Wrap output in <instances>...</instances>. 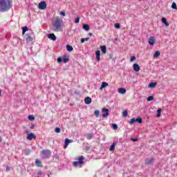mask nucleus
Returning a JSON list of instances; mask_svg holds the SVG:
<instances>
[{
  "instance_id": "obj_34",
  "label": "nucleus",
  "mask_w": 177,
  "mask_h": 177,
  "mask_svg": "<svg viewBox=\"0 0 177 177\" xmlns=\"http://www.w3.org/2000/svg\"><path fill=\"white\" fill-rule=\"evenodd\" d=\"M28 120L30 121H34V120H35V118H34V116L31 115H29L28 117Z\"/></svg>"
},
{
  "instance_id": "obj_18",
  "label": "nucleus",
  "mask_w": 177,
  "mask_h": 177,
  "mask_svg": "<svg viewBox=\"0 0 177 177\" xmlns=\"http://www.w3.org/2000/svg\"><path fill=\"white\" fill-rule=\"evenodd\" d=\"M35 164L37 165V167H42V162H41V160L36 159L35 160Z\"/></svg>"
},
{
  "instance_id": "obj_4",
  "label": "nucleus",
  "mask_w": 177,
  "mask_h": 177,
  "mask_svg": "<svg viewBox=\"0 0 177 177\" xmlns=\"http://www.w3.org/2000/svg\"><path fill=\"white\" fill-rule=\"evenodd\" d=\"M41 154L44 158H49L52 152L49 149H45L41 151Z\"/></svg>"
},
{
  "instance_id": "obj_5",
  "label": "nucleus",
  "mask_w": 177,
  "mask_h": 177,
  "mask_svg": "<svg viewBox=\"0 0 177 177\" xmlns=\"http://www.w3.org/2000/svg\"><path fill=\"white\" fill-rule=\"evenodd\" d=\"M33 39H35V35H34V32H32L30 35H28L26 41V42H32Z\"/></svg>"
},
{
  "instance_id": "obj_23",
  "label": "nucleus",
  "mask_w": 177,
  "mask_h": 177,
  "mask_svg": "<svg viewBox=\"0 0 177 177\" xmlns=\"http://www.w3.org/2000/svg\"><path fill=\"white\" fill-rule=\"evenodd\" d=\"M156 86H157L156 82H152L149 84V88H156Z\"/></svg>"
},
{
  "instance_id": "obj_52",
  "label": "nucleus",
  "mask_w": 177,
  "mask_h": 177,
  "mask_svg": "<svg viewBox=\"0 0 177 177\" xmlns=\"http://www.w3.org/2000/svg\"><path fill=\"white\" fill-rule=\"evenodd\" d=\"M37 175H42V172L38 171V172H37Z\"/></svg>"
},
{
  "instance_id": "obj_46",
  "label": "nucleus",
  "mask_w": 177,
  "mask_h": 177,
  "mask_svg": "<svg viewBox=\"0 0 177 177\" xmlns=\"http://www.w3.org/2000/svg\"><path fill=\"white\" fill-rule=\"evenodd\" d=\"M75 23L76 24H78V23H80V17H79L75 20Z\"/></svg>"
},
{
  "instance_id": "obj_42",
  "label": "nucleus",
  "mask_w": 177,
  "mask_h": 177,
  "mask_svg": "<svg viewBox=\"0 0 177 177\" xmlns=\"http://www.w3.org/2000/svg\"><path fill=\"white\" fill-rule=\"evenodd\" d=\"M62 62H64V63H67L68 62V57L62 58Z\"/></svg>"
},
{
  "instance_id": "obj_17",
  "label": "nucleus",
  "mask_w": 177,
  "mask_h": 177,
  "mask_svg": "<svg viewBox=\"0 0 177 177\" xmlns=\"http://www.w3.org/2000/svg\"><path fill=\"white\" fill-rule=\"evenodd\" d=\"M161 20H162V23L163 24H165V26H166L167 27H169V24L167 23V19H165V17H162Z\"/></svg>"
},
{
  "instance_id": "obj_32",
  "label": "nucleus",
  "mask_w": 177,
  "mask_h": 177,
  "mask_svg": "<svg viewBox=\"0 0 177 177\" xmlns=\"http://www.w3.org/2000/svg\"><path fill=\"white\" fill-rule=\"evenodd\" d=\"M112 127H113V129H114L115 131H117V129H118V126L116 124L113 123Z\"/></svg>"
},
{
  "instance_id": "obj_13",
  "label": "nucleus",
  "mask_w": 177,
  "mask_h": 177,
  "mask_svg": "<svg viewBox=\"0 0 177 177\" xmlns=\"http://www.w3.org/2000/svg\"><path fill=\"white\" fill-rule=\"evenodd\" d=\"M84 103L86 104H91V103H92V98H91V97H86L84 99Z\"/></svg>"
},
{
  "instance_id": "obj_38",
  "label": "nucleus",
  "mask_w": 177,
  "mask_h": 177,
  "mask_svg": "<svg viewBox=\"0 0 177 177\" xmlns=\"http://www.w3.org/2000/svg\"><path fill=\"white\" fill-rule=\"evenodd\" d=\"M171 8L175 9L176 10H177L176 3H173L171 4Z\"/></svg>"
},
{
  "instance_id": "obj_2",
  "label": "nucleus",
  "mask_w": 177,
  "mask_h": 177,
  "mask_svg": "<svg viewBox=\"0 0 177 177\" xmlns=\"http://www.w3.org/2000/svg\"><path fill=\"white\" fill-rule=\"evenodd\" d=\"M12 5V0H0V12H4L10 10Z\"/></svg>"
},
{
  "instance_id": "obj_49",
  "label": "nucleus",
  "mask_w": 177,
  "mask_h": 177,
  "mask_svg": "<svg viewBox=\"0 0 177 177\" xmlns=\"http://www.w3.org/2000/svg\"><path fill=\"white\" fill-rule=\"evenodd\" d=\"M34 128H35V126L34 124H32L30 126V129H34Z\"/></svg>"
},
{
  "instance_id": "obj_37",
  "label": "nucleus",
  "mask_w": 177,
  "mask_h": 177,
  "mask_svg": "<svg viewBox=\"0 0 177 177\" xmlns=\"http://www.w3.org/2000/svg\"><path fill=\"white\" fill-rule=\"evenodd\" d=\"M31 153V149H26L25 151V156H29Z\"/></svg>"
},
{
  "instance_id": "obj_3",
  "label": "nucleus",
  "mask_w": 177,
  "mask_h": 177,
  "mask_svg": "<svg viewBox=\"0 0 177 177\" xmlns=\"http://www.w3.org/2000/svg\"><path fill=\"white\" fill-rule=\"evenodd\" d=\"M76 160H77L78 161H75L73 162V167H75V168H77V167H78L79 165L80 168H82V165H85V162H84V160H85V157H84L83 156H78Z\"/></svg>"
},
{
  "instance_id": "obj_27",
  "label": "nucleus",
  "mask_w": 177,
  "mask_h": 177,
  "mask_svg": "<svg viewBox=\"0 0 177 177\" xmlns=\"http://www.w3.org/2000/svg\"><path fill=\"white\" fill-rule=\"evenodd\" d=\"M94 114H95L96 118H99V114H100V111H99V110H95L94 111Z\"/></svg>"
},
{
  "instance_id": "obj_58",
  "label": "nucleus",
  "mask_w": 177,
  "mask_h": 177,
  "mask_svg": "<svg viewBox=\"0 0 177 177\" xmlns=\"http://www.w3.org/2000/svg\"><path fill=\"white\" fill-rule=\"evenodd\" d=\"M26 133H28V131H26Z\"/></svg>"
},
{
  "instance_id": "obj_33",
  "label": "nucleus",
  "mask_w": 177,
  "mask_h": 177,
  "mask_svg": "<svg viewBox=\"0 0 177 177\" xmlns=\"http://www.w3.org/2000/svg\"><path fill=\"white\" fill-rule=\"evenodd\" d=\"M85 41H89V37H86V38H82L81 39V43L84 44V42H85Z\"/></svg>"
},
{
  "instance_id": "obj_57",
  "label": "nucleus",
  "mask_w": 177,
  "mask_h": 177,
  "mask_svg": "<svg viewBox=\"0 0 177 177\" xmlns=\"http://www.w3.org/2000/svg\"><path fill=\"white\" fill-rule=\"evenodd\" d=\"M48 177H50V175L48 174Z\"/></svg>"
},
{
  "instance_id": "obj_54",
  "label": "nucleus",
  "mask_w": 177,
  "mask_h": 177,
  "mask_svg": "<svg viewBox=\"0 0 177 177\" xmlns=\"http://www.w3.org/2000/svg\"><path fill=\"white\" fill-rule=\"evenodd\" d=\"M100 89L101 91H103V88H102V86H101V87L100 88Z\"/></svg>"
},
{
  "instance_id": "obj_15",
  "label": "nucleus",
  "mask_w": 177,
  "mask_h": 177,
  "mask_svg": "<svg viewBox=\"0 0 177 177\" xmlns=\"http://www.w3.org/2000/svg\"><path fill=\"white\" fill-rule=\"evenodd\" d=\"M118 92L119 93H120L121 95H125V93H127V89L124 88H120L118 89Z\"/></svg>"
},
{
  "instance_id": "obj_19",
  "label": "nucleus",
  "mask_w": 177,
  "mask_h": 177,
  "mask_svg": "<svg viewBox=\"0 0 177 177\" xmlns=\"http://www.w3.org/2000/svg\"><path fill=\"white\" fill-rule=\"evenodd\" d=\"M73 46L66 45V50H68V52H73Z\"/></svg>"
},
{
  "instance_id": "obj_22",
  "label": "nucleus",
  "mask_w": 177,
  "mask_h": 177,
  "mask_svg": "<svg viewBox=\"0 0 177 177\" xmlns=\"http://www.w3.org/2000/svg\"><path fill=\"white\" fill-rule=\"evenodd\" d=\"M115 150V143H113L109 149L110 151H114Z\"/></svg>"
},
{
  "instance_id": "obj_44",
  "label": "nucleus",
  "mask_w": 177,
  "mask_h": 177,
  "mask_svg": "<svg viewBox=\"0 0 177 177\" xmlns=\"http://www.w3.org/2000/svg\"><path fill=\"white\" fill-rule=\"evenodd\" d=\"M135 60H136V57L133 56L131 57L130 62H135Z\"/></svg>"
},
{
  "instance_id": "obj_47",
  "label": "nucleus",
  "mask_w": 177,
  "mask_h": 177,
  "mask_svg": "<svg viewBox=\"0 0 177 177\" xmlns=\"http://www.w3.org/2000/svg\"><path fill=\"white\" fill-rule=\"evenodd\" d=\"M59 15H61V16H66V12H63V11H61L60 12H59Z\"/></svg>"
},
{
  "instance_id": "obj_30",
  "label": "nucleus",
  "mask_w": 177,
  "mask_h": 177,
  "mask_svg": "<svg viewBox=\"0 0 177 177\" xmlns=\"http://www.w3.org/2000/svg\"><path fill=\"white\" fill-rule=\"evenodd\" d=\"M71 142H73V140H68V138H66L65 139V144L66 145H70V143H71Z\"/></svg>"
},
{
  "instance_id": "obj_51",
  "label": "nucleus",
  "mask_w": 177,
  "mask_h": 177,
  "mask_svg": "<svg viewBox=\"0 0 177 177\" xmlns=\"http://www.w3.org/2000/svg\"><path fill=\"white\" fill-rule=\"evenodd\" d=\"M88 35H89L90 37H92V36L93 35V34L92 32H89V33H88Z\"/></svg>"
},
{
  "instance_id": "obj_45",
  "label": "nucleus",
  "mask_w": 177,
  "mask_h": 177,
  "mask_svg": "<svg viewBox=\"0 0 177 177\" xmlns=\"http://www.w3.org/2000/svg\"><path fill=\"white\" fill-rule=\"evenodd\" d=\"M62 62H63V59H62V57L57 58V63H62Z\"/></svg>"
},
{
  "instance_id": "obj_35",
  "label": "nucleus",
  "mask_w": 177,
  "mask_h": 177,
  "mask_svg": "<svg viewBox=\"0 0 177 177\" xmlns=\"http://www.w3.org/2000/svg\"><path fill=\"white\" fill-rule=\"evenodd\" d=\"M154 100V97L153 96H149L147 98V102H151V100Z\"/></svg>"
},
{
  "instance_id": "obj_10",
  "label": "nucleus",
  "mask_w": 177,
  "mask_h": 177,
  "mask_svg": "<svg viewBox=\"0 0 177 177\" xmlns=\"http://www.w3.org/2000/svg\"><path fill=\"white\" fill-rule=\"evenodd\" d=\"M133 69L134 70V71H136L138 73V71H140V66L138 64H134L133 66Z\"/></svg>"
},
{
  "instance_id": "obj_36",
  "label": "nucleus",
  "mask_w": 177,
  "mask_h": 177,
  "mask_svg": "<svg viewBox=\"0 0 177 177\" xmlns=\"http://www.w3.org/2000/svg\"><path fill=\"white\" fill-rule=\"evenodd\" d=\"M122 116L123 117H127L128 116V111L125 110L122 112Z\"/></svg>"
},
{
  "instance_id": "obj_50",
  "label": "nucleus",
  "mask_w": 177,
  "mask_h": 177,
  "mask_svg": "<svg viewBox=\"0 0 177 177\" xmlns=\"http://www.w3.org/2000/svg\"><path fill=\"white\" fill-rule=\"evenodd\" d=\"M68 146V145H67V144H65L64 145V149H67V147Z\"/></svg>"
},
{
  "instance_id": "obj_48",
  "label": "nucleus",
  "mask_w": 177,
  "mask_h": 177,
  "mask_svg": "<svg viewBox=\"0 0 177 177\" xmlns=\"http://www.w3.org/2000/svg\"><path fill=\"white\" fill-rule=\"evenodd\" d=\"M132 142H138V138H131Z\"/></svg>"
},
{
  "instance_id": "obj_1",
  "label": "nucleus",
  "mask_w": 177,
  "mask_h": 177,
  "mask_svg": "<svg viewBox=\"0 0 177 177\" xmlns=\"http://www.w3.org/2000/svg\"><path fill=\"white\" fill-rule=\"evenodd\" d=\"M63 27H64L63 20L57 17L53 21L52 30L55 32H60V31H63Z\"/></svg>"
},
{
  "instance_id": "obj_56",
  "label": "nucleus",
  "mask_w": 177,
  "mask_h": 177,
  "mask_svg": "<svg viewBox=\"0 0 177 177\" xmlns=\"http://www.w3.org/2000/svg\"><path fill=\"white\" fill-rule=\"evenodd\" d=\"M1 142H2V138H0V143H1Z\"/></svg>"
},
{
  "instance_id": "obj_40",
  "label": "nucleus",
  "mask_w": 177,
  "mask_h": 177,
  "mask_svg": "<svg viewBox=\"0 0 177 177\" xmlns=\"http://www.w3.org/2000/svg\"><path fill=\"white\" fill-rule=\"evenodd\" d=\"M157 113V117H161V109H158Z\"/></svg>"
},
{
  "instance_id": "obj_43",
  "label": "nucleus",
  "mask_w": 177,
  "mask_h": 177,
  "mask_svg": "<svg viewBox=\"0 0 177 177\" xmlns=\"http://www.w3.org/2000/svg\"><path fill=\"white\" fill-rule=\"evenodd\" d=\"M84 150L86 151H89V150H91V147H89V146L85 147Z\"/></svg>"
},
{
  "instance_id": "obj_31",
  "label": "nucleus",
  "mask_w": 177,
  "mask_h": 177,
  "mask_svg": "<svg viewBox=\"0 0 177 177\" xmlns=\"http://www.w3.org/2000/svg\"><path fill=\"white\" fill-rule=\"evenodd\" d=\"M55 132L56 133H60L62 132V129H60V128H59V127H56V128L55 129Z\"/></svg>"
},
{
  "instance_id": "obj_25",
  "label": "nucleus",
  "mask_w": 177,
  "mask_h": 177,
  "mask_svg": "<svg viewBox=\"0 0 177 177\" xmlns=\"http://www.w3.org/2000/svg\"><path fill=\"white\" fill-rule=\"evenodd\" d=\"M92 138H93V135L92 133H88L86 136V139H88V140H91V139H92Z\"/></svg>"
},
{
  "instance_id": "obj_26",
  "label": "nucleus",
  "mask_w": 177,
  "mask_h": 177,
  "mask_svg": "<svg viewBox=\"0 0 177 177\" xmlns=\"http://www.w3.org/2000/svg\"><path fill=\"white\" fill-rule=\"evenodd\" d=\"M102 88H106V86H109V83L106 82H103L101 85Z\"/></svg>"
},
{
  "instance_id": "obj_12",
  "label": "nucleus",
  "mask_w": 177,
  "mask_h": 177,
  "mask_svg": "<svg viewBox=\"0 0 177 177\" xmlns=\"http://www.w3.org/2000/svg\"><path fill=\"white\" fill-rule=\"evenodd\" d=\"M47 37L50 39H52V41H56V35H55L53 33L48 34Z\"/></svg>"
},
{
  "instance_id": "obj_14",
  "label": "nucleus",
  "mask_w": 177,
  "mask_h": 177,
  "mask_svg": "<svg viewBox=\"0 0 177 177\" xmlns=\"http://www.w3.org/2000/svg\"><path fill=\"white\" fill-rule=\"evenodd\" d=\"M96 60L100 62V50H97L95 52Z\"/></svg>"
},
{
  "instance_id": "obj_7",
  "label": "nucleus",
  "mask_w": 177,
  "mask_h": 177,
  "mask_svg": "<svg viewBox=\"0 0 177 177\" xmlns=\"http://www.w3.org/2000/svg\"><path fill=\"white\" fill-rule=\"evenodd\" d=\"M102 117L104 118L109 117V109L104 108V109H102Z\"/></svg>"
},
{
  "instance_id": "obj_39",
  "label": "nucleus",
  "mask_w": 177,
  "mask_h": 177,
  "mask_svg": "<svg viewBox=\"0 0 177 177\" xmlns=\"http://www.w3.org/2000/svg\"><path fill=\"white\" fill-rule=\"evenodd\" d=\"M108 56L111 60H114V55L112 53L109 54Z\"/></svg>"
},
{
  "instance_id": "obj_11",
  "label": "nucleus",
  "mask_w": 177,
  "mask_h": 177,
  "mask_svg": "<svg viewBox=\"0 0 177 177\" xmlns=\"http://www.w3.org/2000/svg\"><path fill=\"white\" fill-rule=\"evenodd\" d=\"M148 42H149V45L153 46V45H154V44H156V39L154 38V37H151L149 38Z\"/></svg>"
},
{
  "instance_id": "obj_53",
  "label": "nucleus",
  "mask_w": 177,
  "mask_h": 177,
  "mask_svg": "<svg viewBox=\"0 0 177 177\" xmlns=\"http://www.w3.org/2000/svg\"><path fill=\"white\" fill-rule=\"evenodd\" d=\"M6 171H10V168L7 167V168H6Z\"/></svg>"
},
{
  "instance_id": "obj_28",
  "label": "nucleus",
  "mask_w": 177,
  "mask_h": 177,
  "mask_svg": "<svg viewBox=\"0 0 177 177\" xmlns=\"http://www.w3.org/2000/svg\"><path fill=\"white\" fill-rule=\"evenodd\" d=\"M160 51H156L153 55V57L156 59V58L160 56Z\"/></svg>"
},
{
  "instance_id": "obj_24",
  "label": "nucleus",
  "mask_w": 177,
  "mask_h": 177,
  "mask_svg": "<svg viewBox=\"0 0 177 177\" xmlns=\"http://www.w3.org/2000/svg\"><path fill=\"white\" fill-rule=\"evenodd\" d=\"M136 122H138V124H142V122H143V120L142 119V118H137L136 119Z\"/></svg>"
},
{
  "instance_id": "obj_55",
  "label": "nucleus",
  "mask_w": 177,
  "mask_h": 177,
  "mask_svg": "<svg viewBox=\"0 0 177 177\" xmlns=\"http://www.w3.org/2000/svg\"><path fill=\"white\" fill-rule=\"evenodd\" d=\"M1 93H2V91L0 89V96H1Z\"/></svg>"
},
{
  "instance_id": "obj_16",
  "label": "nucleus",
  "mask_w": 177,
  "mask_h": 177,
  "mask_svg": "<svg viewBox=\"0 0 177 177\" xmlns=\"http://www.w3.org/2000/svg\"><path fill=\"white\" fill-rule=\"evenodd\" d=\"M100 49L104 55L107 53V48H106V46H100Z\"/></svg>"
},
{
  "instance_id": "obj_20",
  "label": "nucleus",
  "mask_w": 177,
  "mask_h": 177,
  "mask_svg": "<svg viewBox=\"0 0 177 177\" xmlns=\"http://www.w3.org/2000/svg\"><path fill=\"white\" fill-rule=\"evenodd\" d=\"M83 28H84V30H85L86 31H89V30H90V27H89V25H88V24H84L83 25Z\"/></svg>"
},
{
  "instance_id": "obj_29",
  "label": "nucleus",
  "mask_w": 177,
  "mask_h": 177,
  "mask_svg": "<svg viewBox=\"0 0 177 177\" xmlns=\"http://www.w3.org/2000/svg\"><path fill=\"white\" fill-rule=\"evenodd\" d=\"M135 122H136V118H132V119H131L129 124H130V125H133V124H135Z\"/></svg>"
},
{
  "instance_id": "obj_41",
  "label": "nucleus",
  "mask_w": 177,
  "mask_h": 177,
  "mask_svg": "<svg viewBox=\"0 0 177 177\" xmlns=\"http://www.w3.org/2000/svg\"><path fill=\"white\" fill-rule=\"evenodd\" d=\"M114 27H115V28L120 29V28H121V25H120V24H115L114 25Z\"/></svg>"
},
{
  "instance_id": "obj_9",
  "label": "nucleus",
  "mask_w": 177,
  "mask_h": 177,
  "mask_svg": "<svg viewBox=\"0 0 177 177\" xmlns=\"http://www.w3.org/2000/svg\"><path fill=\"white\" fill-rule=\"evenodd\" d=\"M154 158H150L149 159H146L145 164L147 165H150V164H153L154 162Z\"/></svg>"
},
{
  "instance_id": "obj_8",
  "label": "nucleus",
  "mask_w": 177,
  "mask_h": 177,
  "mask_svg": "<svg viewBox=\"0 0 177 177\" xmlns=\"http://www.w3.org/2000/svg\"><path fill=\"white\" fill-rule=\"evenodd\" d=\"M26 139L28 140H32V139H37V137L34 135V133H30L28 134Z\"/></svg>"
},
{
  "instance_id": "obj_6",
  "label": "nucleus",
  "mask_w": 177,
  "mask_h": 177,
  "mask_svg": "<svg viewBox=\"0 0 177 177\" xmlns=\"http://www.w3.org/2000/svg\"><path fill=\"white\" fill-rule=\"evenodd\" d=\"M38 8L40 9V10H45L46 9V2L41 1L38 5Z\"/></svg>"
},
{
  "instance_id": "obj_21",
  "label": "nucleus",
  "mask_w": 177,
  "mask_h": 177,
  "mask_svg": "<svg viewBox=\"0 0 177 177\" xmlns=\"http://www.w3.org/2000/svg\"><path fill=\"white\" fill-rule=\"evenodd\" d=\"M28 31V28L27 26H24L22 28V35H24L26 34V32Z\"/></svg>"
}]
</instances>
